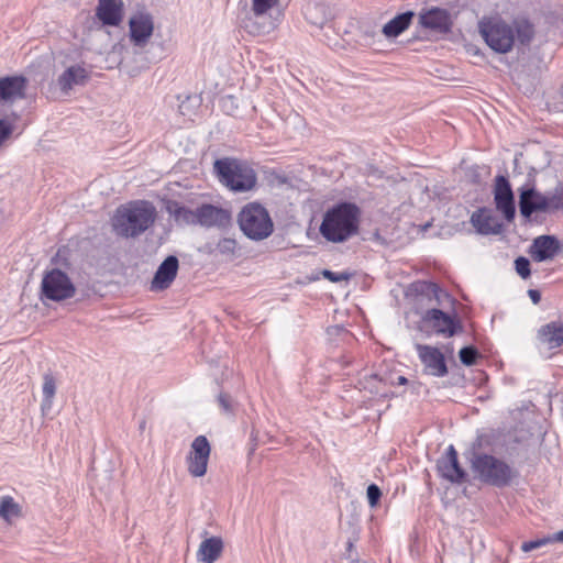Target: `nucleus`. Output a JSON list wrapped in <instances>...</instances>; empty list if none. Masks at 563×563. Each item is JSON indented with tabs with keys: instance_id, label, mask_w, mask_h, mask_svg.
I'll return each instance as SVG.
<instances>
[{
	"instance_id": "nucleus-1",
	"label": "nucleus",
	"mask_w": 563,
	"mask_h": 563,
	"mask_svg": "<svg viewBox=\"0 0 563 563\" xmlns=\"http://www.w3.org/2000/svg\"><path fill=\"white\" fill-rule=\"evenodd\" d=\"M478 30L486 44L497 53H508L515 44V34L521 44L530 42L533 27L527 20H515L512 23L499 16L483 18Z\"/></svg>"
},
{
	"instance_id": "nucleus-2",
	"label": "nucleus",
	"mask_w": 563,
	"mask_h": 563,
	"mask_svg": "<svg viewBox=\"0 0 563 563\" xmlns=\"http://www.w3.org/2000/svg\"><path fill=\"white\" fill-rule=\"evenodd\" d=\"M157 218L155 206L136 200L120 206L112 217V229L122 238H135L148 230Z\"/></svg>"
},
{
	"instance_id": "nucleus-3",
	"label": "nucleus",
	"mask_w": 563,
	"mask_h": 563,
	"mask_svg": "<svg viewBox=\"0 0 563 563\" xmlns=\"http://www.w3.org/2000/svg\"><path fill=\"white\" fill-rule=\"evenodd\" d=\"M358 209L352 203H341L328 210L320 225L321 235L330 242L340 243L357 232Z\"/></svg>"
},
{
	"instance_id": "nucleus-4",
	"label": "nucleus",
	"mask_w": 563,
	"mask_h": 563,
	"mask_svg": "<svg viewBox=\"0 0 563 563\" xmlns=\"http://www.w3.org/2000/svg\"><path fill=\"white\" fill-rule=\"evenodd\" d=\"M214 173L219 181L232 192H247L257 184V175L246 162L223 157L213 164Z\"/></svg>"
},
{
	"instance_id": "nucleus-5",
	"label": "nucleus",
	"mask_w": 563,
	"mask_h": 563,
	"mask_svg": "<svg viewBox=\"0 0 563 563\" xmlns=\"http://www.w3.org/2000/svg\"><path fill=\"white\" fill-rule=\"evenodd\" d=\"M241 231L253 241H262L274 231V222L267 209L258 202L246 203L238 214Z\"/></svg>"
},
{
	"instance_id": "nucleus-6",
	"label": "nucleus",
	"mask_w": 563,
	"mask_h": 563,
	"mask_svg": "<svg viewBox=\"0 0 563 563\" xmlns=\"http://www.w3.org/2000/svg\"><path fill=\"white\" fill-rule=\"evenodd\" d=\"M472 470L478 479L497 487L507 485L515 475L506 462L488 454H474Z\"/></svg>"
},
{
	"instance_id": "nucleus-7",
	"label": "nucleus",
	"mask_w": 563,
	"mask_h": 563,
	"mask_svg": "<svg viewBox=\"0 0 563 563\" xmlns=\"http://www.w3.org/2000/svg\"><path fill=\"white\" fill-rule=\"evenodd\" d=\"M76 295V286L67 273L59 268H52L43 274L41 280L40 299L60 302L71 299Z\"/></svg>"
},
{
	"instance_id": "nucleus-8",
	"label": "nucleus",
	"mask_w": 563,
	"mask_h": 563,
	"mask_svg": "<svg viewBox=\"0 0 563 563\" xmlns=\"http://www.w3.org/2000/svg\"><path fill=\"white\" fill-rule=\"evenodd\" d=\"M278 0H252L250 16L245 22V27L249 33L261 35L268 33L274 29V24L268 16L269 11L276 7Z\"/></svg>"
},
{
	"instance_id": "nucleus-9",
	"label": "nucleus",
	"mask_w": 563,
	"mask_h": 563,
	"mask_svg": "<svg viewBox=\"0 0 563 563\" xmlns=\"http://www.w3.org/2000/svg\"><path fill=\"white\" fill-rule=\"evenodd\" d=\"M211 446L205 435L195 438L186 457L187 468L191 476L202 477L207 473Z\"/></svg>"
},
{
	"instance_id": "nucleus-10",
	"label": "nucleus",
	"mask_w": 563,
	"mask_h": 563,
	"mask_svg": "<svg viewBox=\"0 0 563 563\" xmlns=\"http://www.w3.org/2000/svg\"><path fill=\"white\" fill-rule=\"evenodd\" d=\"M154 33V19L144 11L135 12L129 20V38L133 46L144 48Z\"/></svg>"
},
{
	"instance_id": "nucleus-11",
	"label": "nucleus",
	"mask_w": 563,
	"mask_h": 563,
	"mask_svg": "<svg viewBox=\"0 0 563 563\" xmlns=\"http://www.w3.org/2000/svg\"><path fill=\"white\" fill-rule=\"evenodd\" d=\"M494 199L497 210L511 221L515 217V200L509 181L504 176H497L495 180Z\"/></svg>"
},
{
	"instance_id": "nucleus-12",
	"label": "nucleus",
	"mask_w": 563,
	"mask_h": 563,
	"mask_svg": "<svg viewBox=\"0 0 563 563\" xmlns=\"http://www.w3.org/2000/svg\"><path fill=\"white\" fill-rule=\"evenodd\" d=\"M416 349L430 375L441 377L448 373L444 355L439 349L423 344H417Z\"/></svg>"
},
{
	"instance_id": "nucleus-13",
	"label": "nucleus",
	"mask_w": 563,
	"mask_h": 563,
	"mask_svg": "<svg viewBox=\"0 0 563 563\" xmlns=\"http://www.w3.org/2000/svg\"><path fill=\"white\" fill-rule=\"evenodd\" d=\"M439 474L451 483H461L465 479V472L457 461V452L450 445L446 453L438 460Z\"/></svg>"
},
{
	"instance_id": "nucleus-14",
	"label": "nucleus",
	"mask_w": 563,
	"mask_h": 563,
	"mask_svg": "<svg viewBox=\"0 0 563 563\" xmlns=\"http://www.w3.org/2000/svg\"><path fill=\"white\" fill-rule=\"evenodd\" d=\"M96 18L108 26H119L124 18V3L122 0H98Z\"/></svg>"
},
{
	"instance_id": "nucleus-15",
	"label": "nucleus",
	"mask_w": 563,
	"mask_h": 563,
	"mask_svg": "<svg viewBox=\"0 0 563 563\" xmlns=\"http://www.w3.org/2000/svg\"><path fill=\"white\" fill-rule=\"evenodd\" d=\"M231 222V213L227 209L210 203L198 207V225L206 228H225Z\"/></svg>"
},
{
	"instance_id": "nucleus-16",
	"label": "nucleus",
	"mask_w": 563,
	"mask_h": 563,
	"mask_svg": "<svg viewBox=\"0 0 563 563\" xmlns=\"http://www.w3.org/2000/svg\"><path fill=\"white\" fill-rule=\"evenodd\" d=\"M561 245L556 238L551 235H541L533 240L529 254L536 262L553 260L560 252Z\"/></svg>"
},
{
	"instance_id": "nucleus-17",
	"label": "nucleus",
	"mask_w": 563,
	"mask_h": 563,
	"mask_svg": "<svg viewBox=\"0 0 563 563\" xmlns=\"http://www.w3.org/2000/svg\"><path fill=\"white\" fill-rule=\"evenodd\" d=\"M519 209L522 217L529 219L533 212H547L545 195L534 188H521Z\"/></svg>"
},
{
	"instance_id": "nucleus-18",
	"label": "nucleus",
	"mask_w": 563,
	"mask_h": 563,
	"mask_svg": "<svg viewBox=\"0 0 563 563\" xmlns=\"http://www.w3.org/2000/svg\"><path fill=\"white\" fill-rule=\"evenodd\" d=\"M26 79L22 76H7L0 78V102L13 103L24 98Z\"/></svg>"
},
{
	"instance_id": "nucleus-19",
	"label": "nucleus",
	"mask_w": 563,
	"mask_h": 563,
	"mask_svg": "<svg viewBox=\"0 0 563 563\" xmlns=\"http://www.w3.org/2000/svg\"><path fill=\"white\" fill-rule=\"evenodd\" d=\"M178 271V260L176 256L170 255L166 257L158 266L154 278L151 284L152 290H164L170 286L176 278Z\"/></svg>"
},
{
	"instance_id": "nucleus-20",
	"label": "nucleus",
	"mask_w": 563,
	"mask_h": 563,
	"mask_svg": "<svg viewBox=\"0 0 563 563\" xmlns=\"http://www.w3.org/2000/svg\"><path fill=\"white\" fill-rule=\"evenodd\" d=\"M419 23L426 29L442 33L450 30L451 18L445 9L431 8L420 12Z\"/></svg>"
},
{
	"instance_id": "nucleus-21",
	"label": "nucleus",
	"mask_w": 563,
	"mask_h": 563,
	"mask_svg": "<svg viewBox=\"0 0 563 563\" xmlns=\"http://www.w3.org/2000/svg\"><path fill=\"white\" fill-rule=\"evenodd\" d=\"M89 79V73L80 65H71L66 68L57 78V85L64 95L76 86H84Z\"/></svg>"
},
{
	"instance_id": "nucleus-22",
	"label": "nucleus",
	"mask_w": 563,
	"mask_h": 563,
	"mask_svg": "<svg viewBox=\"0 0 563 563\" xmlns=\"http://www.w3.org/2000/svg\"><path fill=\"white\" fill-rule=\"evenodd\" d=\"M423 321L428 322L437 331V333L443 334L445 336H452L455 333V324L453 319L440 309L431 308L426 311Z\"/></svg>"
},
{
	"instance_id": "nucleus-23",
	"label": "nucleus",
	"mask_w": 563,
	"mask_h": 563,
	"mask_svg": "<svg viewBox=\"0 0 563 563\" xmlns=\"http://www.w3.org/2000/svg\"><path fill=\"white\" fill-rule=\"evenodd\" d=\"M471 222L481 234H497L501 229L500 222L489 209H479L474 212Z\"/></svg>"
},
{
	"instance_id": "nucleus-24",
	"label": "nucleus",
	"mask_w": 563,
	"mask_h": 563,
	"mask_svg": "<svg viewBox=\"0 0 563 563\" xmlns=\"http://www.w3.org/2000/svg\"><path fill=\"white\" fill-rule=\"evenodd\" d=\"M223 540L220 537L205 539L197 551V559L201 563H214L223 552Z\"/></svg>"
},
{
	"instance_id": "nucleus-25",
	"label": "nucleus",
	"mask_w": 563,
	"mask_h": 563,
	"mask_svg": "<svg viewBox=\"0 0 563 563\" xmlns=\"http://www.w3.org/2000/svg\"><path fill=\"white\" fill-rule=\"evenodd\" d=\"M166 211L180 225H198V208L191 210L176 201H169L166 206Z\"/></svg>"
},
{
	"instance_id": "nucleus-26",
	"label": "nucleus",
	"mask_w": 563,
	"mask_h": 563,
	"mask_svg": "<svg viewBox=\"0 0 563 563\" xmlns=\"http://www.w3.org/2000/svg\"><path fill=\"white\" fill-rule=\"evenodd\" d=\"M22 505L12 496L4 495L0 497V519L8 525H13L18 519L22 518Z\"/></svg>"
},
{
	"instance_id": "nucleus-27",
	"label": "nucleus",
	"mask_w": 563,
	"mask_h": 563,
	"mask_svg": "<svg viewBox=\"0 0 563 563\" xmlns=\"http://www.w3.org/2000/svg\"><path fill=\"white\" fill-rule=\"evenodd\" d=\"M413 18L412 11H407L404 13H400L393 18L390 21H388L382 29V33L387 38L397 37L400 35L404 31H406Z\"/></svg>"
},
{
	"instance_id": "nucleus-28",
	"label": "nucleus",
	"mask_w": 563,
	"mask_h": 563,
	"mask_svg": "<svg viewBox=\"0 0 563 563\" xmlns=\"http://www.w3.org/2000/svg\"><path fill=\"white\" fill-rule=\"evenodd\" d=\"M307 21L318 27H323L331 20V10L324 3H309L305 10Z\"/></svg>"
},
{
	"instance_id": "nucleus-29",
	"label": "nucleus",
	"mask_w": 563,
	"mask_h": 563,
	"mask_svg": "<svg viewBox=\"0 0 563 563\" xmlns=\"http://www.w3.org/2000/svg\"><path fill=\"white\" fill-rule=\"evenodd\" d=\"M539 340L549 349H556L563 343V325L551 322L539 330Z\"/></svg>"
},
{
	"instance_id": "nucleus-30",
	"label": "nucleus",
	"mask_w": 563,
	"mask_h": 563,
	"mask_svg": "<svg viewBox=\"0 0 563 563\" xmlns=\"http://www.w3.org/2000/svg\"><path fill=\"white\" fill-rule=\"evenodd\" d=\"M19 114L0 115V148L8 145L18 130Z\"/></svg>"
},
{
	"instance_id": "nucleus-31",
	"label": "nucleus",
	"mask_w": 563,
	"mask_h": 563,
	"mask_svg": "<svg viewBox=\"0 0 563 563\" xmlns=\"http://www.w3.org/2000/svg\"><path fill=\"white\" fill-rule=\"evenodd\" d=\"M42 391H43V400L41 404V411H42V415L45 416L51 411V409L53 407V399L56 394V380L53 377V375L45 374L43 376Z\"/></svg>"
},
{
	"instance_id": "nucleus-32",
	"label": "nucleus",
	"mask_w": 563,
	"mask_h": 563,
	"mask_svg": "<svg viewBox=\"0 0 563 563\" xmlns=\"http://www.w3.org/2000/svg\"><path fill=\"white\" fill-rule=\"evenodd\" d=\"M416 290L420 294L427 295V296H433V299L440 303L441 298L444 297L446 299L450 298V296L442 291L437 284L430 283V282H420L416 284Z\"/></svg>"
},
{
	"instance_id": "nucleus-33",
	"label": "nucleus",
	"mask_w": 563,
	"mask_h": 563,
	"mask_svg": "<svg viewBox=\"0 0 563 563\" xmlns=\"http://www.w3.org/2000/svg\"><path fill=\"white\" fill-rule=\"evenodd\" d=\"M547 212L563 210V187L556 186L552 191L544 194Z\"/></svg>"
},
{
	"instance_id": "nucleus-34",
	"label": "nucleus",
	"mask_w": 563,
	"mask_h": 563,
	"mask_svg": "<svg viewBox=\"0 0 563 563\" xmlns=\"http://www.w3.org/2000/svg\"><path fill=\"white\" fill-rule=\"evenodd\" d=\"M236 250V241L230 238L221 239L217 244V251L222 255H234Z\"/></svg>"
},
{
	"instance_id": "nucleus-35",
	"label": "nucleus",
	"mask_w": 563,
	"mask_h": 563,
	"mask_svg": "<svg viewBox=\"0 0 563 563\" xmlns=\"http://www.w3.org/2000/svg\"><path fill=\"white\" fill-rule=\"evenodd\" d=\"M460 360L464 365L471 366L475 364L476 358L478 356V352L476 349L472 346H465L461 349L460 353Z\"/></svg>"
},
{
	"instance_id": "nucleus-36",
	"label": "nucleus",
	"mask_w": 563,
	"mask_h": 563,
	"mask_svg": "<svg viewBox=\"0 0 563 563\" xmlns=\"http://www.w3.org/2000/svg\"><path fill=\"white\" fill-rule=\"evenodd\" d=\"M218 404L224 413L232 415L234 412L235 402L228 394H220L218 396Z\"/></svg>"
},
{
	"instance_id": "nucleus-37",
	"label": "nucleus",
	"mask_w": 563,
	"mask_h": 563,
	"mask_svg": "<svg viewBox=\"0 0 563 563\" xmlns=\"http://www.w3.org/2000/svg\"><path fill=\"white\" fill-rule=\"evenodd\" d=\"M515 267H516V272L518 273V275L521 276L522 278H528L531 274L530 263L526 257H522V256L518 257L515 261Z\"/></svg>"
},
{
	"instance_id": "nucleus-38",
	"label": "nucleus",
	"mask_w": 563,
	"mask_h": 563,
	"mask_svg": "<svg viewBox=\"0 0 563 563\" xmlns=\"http://www.w3.org/2000/svg\"><path fill=\"white\" fill-rule=\"evenodd\" d=\"M549 543H550V540L548 539V537H544V538H541V539L523 542L521 544V550L523 552H530L532 550H536V549H539L541 547H544V545H547Z\"/></svg>"
},
{
	"instance_id": "nucleus-39",
	"label": "nucleus",
	"mask_w": 563,
	"mask_h": 563,
	"mask_svg": "<svg viewBox=\"0 0 563 563\" xmlns=\"http://www.w3.org/2000/svg\"><path fill=\"white\" fill-rule=\"evenodd\" d=\"M382 496V492L378 486L372 484L367 487V499L371 507H375Z\"/></svg>"
},
{
	"instance_id": "nucleus-40",
	"label": "nucleus",
	"mask_w": 563,
	"mask_h": 563,
	"mask_svg": "<svg viewBox=\"0 0 563 563\" xmlns=\"http://www.w3.org/2000/svg\"><path fill=\"white\" fill-rule=\"evenodd\" d=\"M323 276L334 283L347 280L350 278V275L346 273H334L331 271H323Z\"/></svg>"
},
{
	"instance_id": "nucleus-41",
	"label": "nucleus",
	"mask_w": 563,
	"mask_h": 563,
	"mask_svg": "<svg viewBox=\"0 0 563 563\" xmlns=\"http://www.w3.org/2000/svg\"><path fill=\"white\" fill-rule=\"evenodd\" d=\"M528 295H529L530 299L532 300V302H533L534 305H537V303H539V302H540V300H541V294H540V291H539V290H537V289H529V290H528Z\"/></svg>"
},
{
	"instance_id": "nucleus-42",
	"label": "nucleus",
	"mask_w": 563,
	"mask_h": 563,
	"mask_svg": "<svg viewBox=\"0 0 563 563\" xmlns=\"http://www.w3.org/2000/svg\"><path fill=\"white\" fill-rule=\"evenodd\" d=\"M548 539L550 540V543L553 542H563V530L559 531L556 533H553L551 536H548Z\"/></svg>"
},
{
	"instance_id": "nucleus-43",
	"label": "nucleus",
	"mask_w": 563,
	"mask_h": 563,
	"mask_svg": "<svg viewBox=\"0 0 563 563\" xmlns=\"http://www.w3.org/2000/svg\"><path fill=\"white\" fill-rule=\"evenodd\" d=\"M407 382V379L404 376L398 377V384L402 385Z\"/></svg>"
},
{
	"instance_id": "nucleus-44",
	"label": "nucleus",
	"mask_w": 563,
	"mask_h": 563,
	"mask_svg": "<svg viewBox=\"0 0 563 563\" xmlns=\"http://www.w3.org/2000/svg\"><path fill=\"white\" fill-rule=\"evenodd\" d=\"M145 427V421H142V423L140 424V428L143 429Z\"/></svg>"
}]
</instances>
